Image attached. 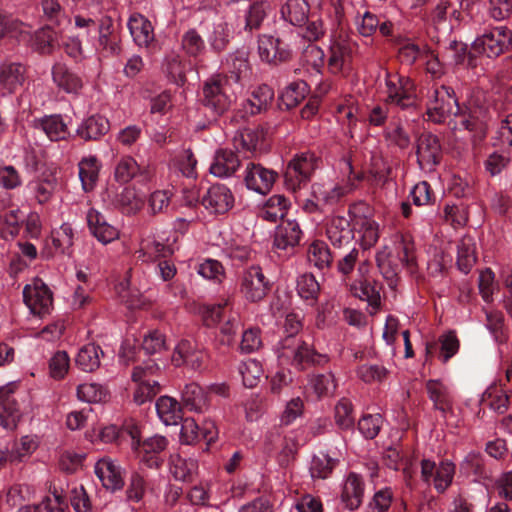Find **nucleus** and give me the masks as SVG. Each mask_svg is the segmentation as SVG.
Wrapping results in <instances>:
<instances>
[{"instance_id": "nucleus-1", "label": "nucleus", "mask_w": 512, "mask_h": 512, "mask_svg": "<svg viewBox=\"0 0 512 512\" xmlns=\"http://www.w3.org/2000/svg\"><path fill=\"white\" fill-rule=\"evenodd\" d=\"M302 318L298 313H288L284 321V331L287 336L282 339L277 347L276 353L282 365H292L302 370L306 365H322L328 362V357L317 353L296 334L302 329Z\"/></svg>"}, {"instance_id": "nucleus-2", "label": "nucleus", "mask_w": 512, "mask_h": 512, "mask_svg": "<svg viewBox=\"0 0 512 512\" xmlns=\"http://www.w3.org/2000/svg\"><path fill=\"white\" fill-rule=\"evenodd\" d=\"M376 263L388 285L394 288L402 267L406 266L411 272L416 267L414 243L403 235H397L393 247L385 245L377 252Z\"/></svg>"}, {"instance_id": "nucleus-3", "label": "nucleus", "mask_w": 512, "mask_h": 512, "mask_svg": "<svg viewBox=\"0 0 512 512\" xmlns=\"http://www.w3.org/2000/svg\"><path fill=\"white\" fill-rule=\"evenodd\" d=\"M240 82V70L234 69L230 75L217 74L212 76L203 87V104L215 115L224 113L233 99L229 94L231 83Z\"/></svg>"}, {"instance_id": "nucleus-4", "label": "nucleus", "mask_w": 512, "mask_h": 512, "mask_svg": "<svg viewBox=\"0 0 512 512\" xmlns=\"http://www.w3.org/2000/svg\"><path fill=\"white\" fill-rule=\"evenodd\" d=\"M318 166L319 159L314 153L307 151L295 154L284 172L285 187L296 192L306 186Z\"/></svg>"}, {"instance_id": "nucleus-5", "label": "nucleus", "mask_w": 512, "mask_h": 512, "mask_svg": "<svg viewBox=\"0 0 512 512\" xmlns=\"http://www.w3.org/2000/svg\"><path fill=\"white\" fill-rule=\"evenodd\" d=\"M271 284L262 268L252 265L245 269L239 278V290L248 302H259L268 294Z\"/></svg>"}, {"instance_id": "nucleus-6", "label": "nucleus", "mask_w": 512, "mask_h": 512, "mask_svg": "<svg viewBox=\"0 0 512 512\" xmlns=\"http://www.w3.org/2000/svg\"><path fill=\"white\" fill-rule=\"evenodd\" d=\"M460 111L454 91L445 85L435 88L433 95L427 103V115L435 123H441L450 115H457Z\"/></svg>"}, {"instance_id": "nucleus-7", "label": "nucleus", "mask_w": 512, "mask_h": 512, "mask_svg": "<svg viewBox=\"0 0 512 512\" xmlns=\"http://www.w3.org/2000/svg\"><path fill=\"white\" fill-rule=\"evenodd\" d=\"M23 299L30 312L40 317L49 314L53 306L52 292L39 278L24 287Z\"/></svg>"}, {"instance_id": "nucleus-8", "label": "nucleus", "mask_w": 512, "mask_h": 512, "mask_svg": "<svg viewBox=\"0 0 512 512\" xmlns=\"http://www.w3.org/2000/svg\"><path fill=\"white\" fill-rule=\"evenodd\" d=\"M387 102L401 109L411 107L415 103V85L410 78L398 73H387Z\"/></svg>"}, {"instance_id": "nucleus-9", "label": "nucleus", "mask_w": 512, "mask_h": 512, "mask_svg": "<svg viewBox=\"0 0 512 512\" xmlns=\"http://www.w3.org/2000/svg\"><path fill=\"white\" fill-rule=\"evenodd\" d=\"M416 155L419 167L425 171H432L441 159V145L437 136L431 133L421 134L416 143Z\"/></svg>"}, {"instance_id": "nucleus-10", "label": "nucleus", "mask_w": 512, "mask_h": 512, "mask_svg": "<svg viewBox=\"0 0 512 512\" xmlns=\"http://www.w3.org/2000/svg\"><path fill=\"white\" fill-rule=\"evenodd\" d=\"M208 313L213 323L224 321L220 326V334L222 335L220 341L223 345H231L240 326V320L236 313H232L228 309V301L212 306Z\"/></svg>"}, {"instance_id": "nucleus-11", "label": "nucleus", "mask_w": 512, "mask_h": 512, "mask_svg": "<svg viewBox=\"0 0 512 512\" xmlns=\"http://www.w3.org/2000/svg\"><path fill=\"white\" fill-rule=\"evenodd\" d=\"M277 176V172L272 169L249 163L245 168L244 181L249 190L265 195L272 189Z\"/></svg>"}, {"instance_id": "nucleus-12", "label": "nucleus", "mask_w": 512, "mask_h": 512, "mask_svg": "<svg viewBox=\"0 0 512 512\" xmlns=\"http://www.w3.org/2000/svg\"><path fill=\"white\" fill-rule=\"evenodd\" d=\"M95 474L107 490L117 491L124 487V470L110 457L100 458L94 466Z\"/></svg>"}, {"instance_id": "nucleus-13", "label": "nucleus", "mask_w": 512, "mask_h": 512, "mask_svg": "<svg viewBox=\"0 0 512 512\" xmlns=\"http://www.w3.org/2000/svg\"><path fill=\"white\" fill-rule=\"evenodd\" d=\"M14 383L0 387V425L7 430H14L22 414L14 398Z\"/></svg>"}, {"instance_id": "nucleus-14", "label": "nucleus", "mask_w": 512, "mask_h": 512, "mask_svg": "<svg viewBox=\"0 0 512 512\" xmlns=\"http://www.w3.org/2000/svg\"><path fill=\"white\" fill-rule=\"evenodd\" d=\"M201 203L210 213L224 214L234 206V196L227 186L216 184L202 196Z\"/></svg>"}, {"instance_id": "nucleus-15", "label": "nucleus", "mask_w": 512, "mask_h": 512, "mask_svg": "<svg viewBox=\"0 0 512 512\" xmlns=\"http://www.w3.org/2000/svg\"><path fill=\"white\" fill-rule=\"evenodd\" d=\"M426 391L434 409L440 411L444 419L453 415L454 399L447 385L439 380H429L426 383Z\"/></svg>"}, {"instance_id": "nucleus-16", "label": "nucleus", "mask_w": 512, "mask_h": 512, "mask_svg": "<svg viewBox=\"0 0 512 512\" xmlns=\"http://www.w3.org/2000/svg\"><path fill=\"white\" fill-rule=\"evenodd\" d=\"M205 358V353L192 341L183 339L174 348L171 360L177 367L186 365L196 370L201 368Z\"/></svg>"}, {"instance_id": "nucleus-17", "label": "nucleus", "mask_w": 512, "mask_h": 512, "mask_svg": "<svg viewBox=\"0 0 512 512\" xmlns=\"http://www.w3.org/2000/svg\"><path fill=\"white\" fill-rule=\"evenodd\" d=\"M86 218L91 233L99 242L108 244L119 238L118 228L108 223L104 215L96 209H89Z\"/></svg>"}, {"instance_id": "nucleus-18", "label": "nucleus", "mask_w": 512, "mask_h": 512, "mask_svg": "<svg viewBox=\"0 0 512 512\" xmlns=\"http://www.w3.org/2000/svg\"><path fill=\"white\" fill-rule=\"evenodd\" d=\"M258 54L260 60L268 64H277L278 62L291 60L290 51L281 47L278 39L266 34L259 36Z\"/></svg>"}, {"instance_id": "nucleus-19", "label": "nucleus", "mask_w": 512, "mask_h": 512, "mask_svg": "<svg viewBox=\"0 0 512 512\" xmlns=\"http://www.w3.org/2000/svg\"><path fill=\"white\" fill-rule=\"evenodd\" d=\"M302 234L303 232L297 221H283L275 230L273 247L281 251L293 249L299 244Z\"/></svg>"}, {"instance_id": "nucleus-20", "label": "nucleus", "mask_w": 512, "mask_h": 512, "mask_svg": "<svg viewBox=\"0 0 512 512\" xmlns=\"http://www.w3.org/2000/svg\"><path fill=\"white\" fill-rule=\"evenodd\" d=\"M398 60L402 64H432L434 61L440 62L438 57L427 49L426 46H419L410 40H403L398 47Z\"/></svg>"}, {"instance_id": "nucleus-21", "label": "nucleus", "mask_w": 512, "mask_h": 512, "mask_svg": "<svg viewBox=\"0 0 512 512\" xmlns=\"http://www.w3.org/2000/svg\"><path fill=\"white\" fill-rule=\"evenodd\" d=\"M326 236L334 247H342L354 238L350 220L344 216H332L326 222Z\"/></svg>"}, {"instance_id": "nucleus-22", "label": "nucleus", "mask_w": 512, "mask_h": 512, "mask_svg": "<svg viewBox=\"0 0 512 512\" xmlns=\"http://www.w3.org/2000/svg\"><path fill=\"white\" fill-rule=\"evenodd\" d=\"M167 445V439L160 435H154L140 442L138 449L141 462L149 468H158L162 463L159 454L166 449Z\"/></svg>"}, {"instance_id": "nucleus-23", "label": "nucleus", "mask_w": 512, "mask_h": 512, "mask_svg": "<svg viewBox=\"0 0 512 512\" xmlns=\"http://www.w3.org/2000/svg\"><path fill=\"white\" fill-rule=\"evenodd\" d=\"M459 126V129L463 128L471 134V140L474 144L481 142L487 133L486 110L470 107L468 115L462 116Z\"/></svg>"}, {"instance_id": "nucleus-24", "label": "nucleus", "mask_w": 512, "mask_h": 512, "mask_svg": "<svg viewBox=\"0 0 512 512\" xmlns=\"http://www.w3.org/2000/svg\"><path fill=\"white\" fill-rule=\"evenodd\" d=\"M128 28L134 42L140 47H148L155 38L151 22L139 13L129 17Z\"/></svg>"}, {"instance_id": "nucleus-25", "label": "nucleus", "mask_w": 512, "mask_h": 512, "mask_svg": "<svg viewBox=\"0 0 512 512\" xmlns=\"http://www.w3.org/2000/svg\"><path fill=\"white\" fill-rule=\"evenodd\" d=\"M364 497L363 479L356 473H349L347 476L341 494L342 502L349 510L358 509Z\"/></svg>"}, {"instance_id": "nucleus-26", "label": "nucleus", "mask_w": 512, "mask_h": 512, "mask_svg": "<svg viewBox=\"0 0 512 512\" xmlns=\"http://www.w3.org/2000/svg\"><path fill=\"white\" fill-rule=\"evenodd\" d=\"M240 167L238 156L228 149H220L215 153L210 166V173L219 178L232 176Z\"/></svg>"}, {"instance_id": "nucleus-27", "label": "nucleus", "mask_w": 512, "mask_h": 512, "mask_svg": "<svg viewBox=\"0 0 512 512\" xmlns=\"http://www.w3.org/2000/svg\"><path fill=\"white\" fill-rule=\"evenodd\" d=\"M33 126L41 130L51 141L64 140L69 135V129L61 115L54 114L35 119Z\"/></svg>"}, {"instance_id": "nucleus-28", "label": "nucleus", "mask_w": 512, "mask_h": 512, "mask_svg": "<svg viewBox=\"0 0 512 512\" xmlns=\"http://www.w3.org/2000/svg\"><path fill=\"white\" fill-rule=\"evenodd\" d=\"M110 129V124L107 118L101 115H92L79 125L76 130L77 135L85 140H98L104 136Z\"/></svg>"}, {"instance_id": "nucleus-29", "label": "nucleus", "mask_w": 512, "mask_h": 512, "mask_svg": "<svg viewBox=\"0 0 512 512\" xmlns=\"http://www.w3.org/2000/svg\"><path fill=\"white\" fill-rule=\"evenodd\" d=\"M159 419L165 425H178L182 420V408L179 402L169 396H161L155 404Z\"/></svg>"}, {"instance_id": "nucleus-30", "label": "nucleus", "mask_w": 512, "mask_h": 512, "mask_svg": "<svg viewBox=\"0 0 512 512\" xmlns=\"http://www.w3.org/2000/svg\"><path fill=\"white\" fill-rule=\"evenodd\" d=\"M198 468V462L193 458H185L173 454L169 458V472L178 481H191Z\"/></svg>"}, {"instance_id": "nucleus-31", "label": "nucleus", "mask_w": 512, "mask_h": 512, "mask_svg": "<svg viewBox=\"0 0 512 512\" xmlns=\"http://www.w3.org/2000/svg\"><path fill=\"white\" fill-rule=\"evenodd\" d=\"M100 168L101 163L94 155L83 157L78 163L79 178L84 191L93 190L99 177Z\"/></svg>"}, {"instance_id": "nucleus-32", "label": "nucleus", "mask_w": 512, "mask_h": 512, "mask_svg": "<svg viewBox=\"0 0 512 512\" xmlns=\"http://www.w3.org/2000/svg\"><path fill=\"white\" fill-rule=\"evenodd\" d=\"M146 174V169L129 155L122 156L114 168V179L120 184H127L137 176Z\"/></svg>"}, {"instance_id": "nucleus-33", "label": "nucleus", "mask_w": 512, "mask_h": 512, "mask_svg": "<svg viewBox=\"0 0 512 512\" xmlns=\"http://www.w3.org/2000/svg\"><path fill=\"white\" fill-rule=\"evenodd\" d=\"M52 77L55 84L67 93H76L82 87L81 77L69 66H53Z\"/></svg>"}, {"instance_id": "nucleus-34", "label": "nucleus", "mask_w": 512, "mask_h": 512, "mask_svg": "<svg viewBox=\"0 0 512 512\" xmlns=\"http://www.w3.org/2000/svg\"><path fill=\"white\" fill-rule=\"evenodd\" d=\"M354 224L360 235V242L364 249L374 246L379 239V225L370 217L355 216Z\"/></svg>"}, {"instance_id": "nucleus-35", "label": "nucleus", "mask_w": 512, "mask_h": 512, "mask_svg": "<svg viewBox=\"0 0 512 512\" xmlns=\"http://www.w3.org/2000/svg\"><path fill=\"white\" fill-rule=\"evenodd\" d=\"M308 262L318 270H324L331 267L333 256L330 248L322 240H314L307 249Z\"/></svg>"}, {"instance_id": "nucleus-36", "label": "nucleus", "mask_w": 512, "mask_h": 512, "mask_svg": "<svg viewBox=\"0 0 512 512\" xmlns=\"http://www.w3.org/2000/svg\"><path fill=\"white\" fill-rule=\"evenodd\" d=\"M289 206L290 202L285 196L272 195L260 210V217L269 222H276L286 215Z\"/></svg>"}, {"instance_id": "nucleus-37", "label": "nucleus", "mask_w": 512, "mask_h": 512, "mask_svg": "<svg viewBox=\"0 0 512 512\" xmlns=\"http://www.w3.org/2000/svg\"><path fill=\"white\" fill-rule=\"evenodd\" d=\"M273 99V89L266 84H262L252 91L251 97L246 101L245 109L252 115L260 113L268 108Z\"/></svg>"}, {"instance_id": "nucleus-38", "label": "nucleus", "mask_w": 512, "mask_h": 512, "mask_svg": "<svg viewBox=\"0 0 512 512\" xmlns=\"http://www.w3.org/2000/svg\"><path fill=\"white\" fill-rule=\"evenodd\" d=\"M181 398L185 407L196 412H202L208 406L207 394L196 383L186 384Z\"/></svg>"}, {"instance_id": "nucleus-39", "label": "nucleus", "mask_w": 512, "mask_h": 512, "mask_svg": "<svg viewBox=\"0 0 512 512\" xmlns=\"http://www.w3.org/2000/svg\"><path fill=\"white\" fill-rule=\"evenodd\" d=\"M103 351L100 346L87 344L79 349L76 355V365L85 372H93L100 366V356Z\"/></svg>"}, {"instance_id": "nucleus-40", "label": "nucleus", "mask_w": 512, "mask_h": 512, "mask_svg": "<svg viewBox=\"0 0 512 512\" xmlns=\"http://www.w3.org/2000/svg\"><path fill=\"white\" fill-rule=\"evenodd\" d=\"M308 10V4L304 0H287L281 8V15L290 24L300 26L306 22Z\"/></svg>"}, {"instance_id": "nucleus-41", "label": "nucleus", "mask_w": 512, "mask_h": 512, "mask_svg": "<svg viewBox=\"0 0 512 512\" xmlns=\"http://www.w3.org/2000/svg\"><path fill=\"white\" fill-rule=\"evenodd\" d=\"M309 93L306 82L299 80L290 83L281 92L279 99L287 109L296 107Z\"/></svg>"}, {"instance_id": "nucleus-42", "label": "nucleus", "mask_w": 512, "mask_h": 512, "mask_svg": "<svg viewBox=\"0 0 512 512\" xmlns=\"http://www.w3.org/2000/svg\"><path fill=\"white\" fill-rule=\"evenodd\" d=\"M296 289L298 295L310 305H314L320 293V284L311 273H304L297 278Z\"/></svg>"}, {"instance_id": "nucleus-43", "label": "nucleus", "mask_w": 512, "mask_h": 512, "mask_svg": "<svg viewBox=\"0 0 512 512\" xmlns=\"http://www.w3.org/2000/svg\"><path fill=\"white\" fill-rule=\"evenodd\" d=\"M346 193V188L340 185L315 183L312 186V194L317 202L326 205L337 203Z\"/></svg>"}, {"instance_id": "nucleus-44", "label": "nucleus", "mask_w": 512, "mask_h": 512, "mask_svg": "<svg viewBox=\"0 0 512 512\" xmlns=\"http://www.w3.org/2000/svg\"><path fill=\"white\" fill-rule=\"evenodd\" d=\"M475 262V243L471 237L465 236L457 244L458 268L467 274Z\"/></svg>"}, {"instance_id": "nucleus-45", "label": "nucleus", "mask_w": 512, "mask_h": 512, "mask_svg": "<svg viewBox=\"0 0 512 512\" xmlns=\"http://www.w3.org/2000/svg\"><path fill=\"white\" fill-rule=\"evenodd\" d=\"M472 50L475 57L477 55H482L491 59L502 52V46L494 37V34L485 33L472 43Z\"/></svg>"}, {"instance_id": "nucleus-46", "label": "nucleus", "mask_w": 512, "mask_h": 512, "mask_svg": "<svg viewBox=\"0 0 512 512\" xmlns=\"http://www.w3.org/2000/svg\"><path fill=\"white\" fill-rule=\"evenodd\" d=\"M24 66H0V86L11 93L24 81Z\"/></svg>"}, {"instance_id": "nucleus-47", "label": "nucleus", "mask_w": 512, "mask_h": 512, "mask_svg": "<svg viewBox=\"0 0 512 512\" xmlns=\"http://www.w3.org/2000/svg\"><path fill=\"white\" fill-rule=\"evenodd\" d=\"M32 46L42 54L51 53L58 45V33L51 27H43L35 32Z\"/></svg>"}, {"instance_id": "nucleus-48", "label": "nucleus", "mask_w": 512, "mask_h": 512, "mask_svg": "<svg viewBox=\"0 0 512 512\" xmlns=\"http://www.w3.org/2000/svg\"><path fill=\"white\" fill-rule=\"evenodd\" d=\"M27 188L39 204H45L52 198L55 188V178L37 179L29 182Z\"/></svg>"}, {"instance_id": "nucleus-49", "label": "nucleus", "mask_w": 512, "mask_h": 512, "mask_svg": "<svg viewBox=\"0 0 512 512\" xmlns=\"http://www.w3.org/2000/svg\"><path fill=\"white\" fill-rule=\"evenodd\" d=\"M239 373L242 376L243 384L248 388H253L260 382L264 370L259 361L248 359L239 365Z\"/></svg>"}, {"instance_id": "nucleus-50", "label": "nucleus", "mask_w": 512, "mask_h": 512, "mask_svg": "<svg viewBox=\"0 0 512 512\" xmlns=\"http://www.w3.org/2000/svg\"><path fill=\"white\" fill-rule=\"evenodd\" d=\"M308 385L318 398L330 396L336 390V382L332 373L312 375Z\"/></svg>"}, {"instance_id": "nucleus-51", "label": "nucleus", "mask_w": 512, "mask_h": 512, "mask_svg": "<svg viewBox=\"0 0 512 512\" xmlns=\"http://www.w3.org/2000/svg\"><path fill=\"white\" fill-rule=\"evenodd\" d=\"M53 247L56 251L64 254L69 253L74 243V231L70 224L63 223L51 234Z\"/></svg>"}, {"instance_id": "nucleus-52", "label": "nucleus", "mask_w": 512, "mask_h": 512, "mask_svg": "<svg viewBox=\"0 0 512 512\" xmlns=\"http://www.w3.org/2000/svg\"><path fill=\"white\" fill-rule=\"evenodd\" d=\"M337 465V460L320 452L311 461L310 473L313 478L326 479Z\"/></svg>"}, {"instance_id": "nucleus-53", "label": "nucleus", "mask_w": 512, "mask_h": 512, "mask_svg": "<svg viewBox=\"0 0 512 512\" xmlns=\"http://www.w3.org/2000/svg\"><path fill=\"white\" fill-rule=\"evenodd\" d=\"M445 58L450 61V64H470L475 60L472 47L468 51V46L465 43L453 41L445 50Z\"/></svg>"}, {"instance_id": "nucleus-54", "label": "nucleus", "mask_w": 512, "mask_h": 512, "mask_svg": "<svg viewBox=\"0 0 512 512\" xmlns=\"http://www.w3.org/2000/svg\"><path fill=\"white\" fill-rule=\"evenodd\" d=\"M454 474L455 465L452 462H440L433 478L435 489L440 493L446 491L453 481Z\"/></svg>"}, {"instance_id": "nucleus-55", "label": "nucleus", "mask_w": 512, "mask_h": 512, "mask_svg": "<svg viewBox=\"0 0 512 512\" xmlns=\"http://www.w3.org/2000/svg\"><path fill=\"white\" fill-rule=\"evenodd\" d=\"M354 414L352 402L342 398L335 406V422L340 429L347 430L354 426Z\"/></svg>"}, {"instance_id": "nucleus-56", "label": "nucleus", "mask_w": 512, "mask_h": 512, "mask_svg": "<svg viewBox=\"0 0 512 512\" xmlns=\"http://www.w3.org/2000/svg\"><path fill=\"white\" fill-rule=\"evenodd\" d=\"M389 371L380 364H362L358 366L356 374L365 383L382 382L386 379Z\"/></svg>"}, {"instance_id": "nucleus-57", "label": "nucleus", "mask_w": 512, "mask_h": 512, "mask_svg": "<svg viewBox=\"0 0 512 512\" xmlns=\"http://www.w3.org/2000/svg\"><path fill=\"white\" fill-rule=\"evenodd\" d=\"M139 253L143 254V257L147 256V260H152L160 257H167L174 253L171 246L165 245L158 240H143ZM146 260V258L144 259Z\"/></svg>"}, {"instance_id": "nucleus-58", "label": "nucleus", "mask_w": 512, "mask_h": 512, "mask_svg": "<svg viewBox=\"0 0 512 512\" xmlns=\"http://www.w3.org/2000/svg\"><path fill=\"white\" fill-rule=\"evenodd\" d=\"M385 140L389 147L404 150L409 147L411 140L409 134L399 125H391L384 132Z\"/></svg>"}, {"instance_id": "nucleus-59", "label": "nucleus", "mask_w": 512, "mask_h": 512, "mask_svg": "<svg viewBox=\"0 0 512 512\" xmlns=\"http://www.w3.org/2000/svg\"><path fill=\"white\" fill-rule=\"evenodd\" d=\"M27 34L26 26L23 23L0 14V39L9 36L24 40Z\"/></svg>"}, {"instance_id": "nucleus-60", "label": "nucleus", "mask_w": 512, "mask_h": 512, "mask_svg": "<svg viewBox=\"0 0 512 512\" xmlns=\"http://www.w3.org/2000/svg\"><path fill=\"white\" fill-rule=\"evenodd\" d=\"M351 291L355 297L367 301L373 309L376 310L379 307L380 295L371 283L359 282L351 287Z\"/></svg>"}, {"instance_id": "nucleus-61", "label": "nucleus", "mask_w": 512, "mask_h": 512, "mask_svg": "<svg viewBox=\"0 0 512 512\" xmlns=\"http://www.w3.org/2000/svg\"><path fill=\"white\" fill-rule=\"evenodd\" d=\"M77 397L87 403H96L106 397V390L97 383H83L77 387Z\"/></svg>"}, {"instance_id": "nucleus-62", "label": "nucleus", "mask_w": 512, "mask_h": 512, "mask_svg": "<svg viewBox=\"0 0 512 512\" xmlns=\"http://www.w3.org/2000/svg\"><path fill=\"white\" fill-rule=\"evenodd\" d=\"M269 4L266 1L255 2L250 5L246 14V30L258 29L267 15Z\"/></svg>"}, {"instance_id": "nucleus-63", "label": "nucleus", "mask_w": 512, "mask_h": 512, "mask_svg": "<svg viewBox=\"0 0 512 512\" xmlns=\"http://www.w3.org/2000/svg\"><path fill=\"white\" fill-rule=\"evenodd\" d=\"M197 272L203 278L221 282L225 275L223 265L215 259H205L198 265Z\"/></svg>"}, {"instance_id": "nucleus-64", "label": "nucleus", "mask_w": 512, "mask_h": 512, "mask_svg": "<svg viewBox=\"0 0 512 512\" xmlns=\"http://www.w3.org/2000/svg\"><path fill=\"white\" fill-rule=\"evenodd\" d=\"M393 501V492L389 487L382 488L375 492L368 504L369 512H388Z\"/></svg>"}]
</instances>
